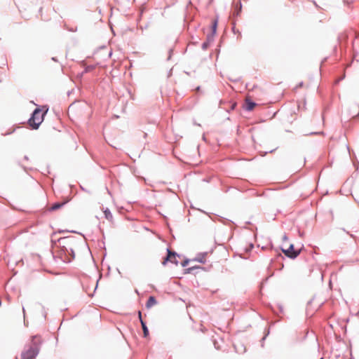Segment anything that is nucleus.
<instances>
[{
    "mask_svg": "<svg viewBox=\"0 0 359 359\" xmlns=\"http://www.w3.org/2000/svg\"><path fill=\"white\" fill-rule=\"evenodd\" d=\"M40 343L41 340L39 337H33L32 345L22 353L21 359H34L39 353V344Z\"/></svg>",
    "mask_w": 359,
    "mask_h": 359,
    "instance_id": "obj_1",
    "label": "nucleus"
},
{
    "mask_svg": "<svg viewBox=\"0 0 359 359\" xmlns=\"http://www.w3.org/2000/svg\"><path fill=\"white\" fill-rule=\"evenodd\" d=\"M45 112H43L40 109H36L32 117L29 119V124L32 127V129H37L40 124L43 121Z\"/></svg>",
    "mask_w": 359,
    "mask_h": 359,
    "instance_id": "obj_2",
    "label": "nucleus"
},
{
    "mask_svg": "<svg viewBox=\"0 0 359 359\" xmlns=\"http://www.w3.org/2000/svg\"><path fill=\"white\" fill-rule=\"evenodd\" d=\"M177 257V255L175 252H172L170 250L168 249V255L163 260L162 264L165 266L168 262H170L177 265L178 263Z\"/></svg>",
    "mask_w": 359,
    "mask_h": 359,
    "instance_id": "obj_3",
    "label": "nucleus"
},
{
    "mask_svg": "<svg viewBox=\"0 0 359 359\" xmlns=\"http://www.w3.org/2000/svg\"><path fill=\"white\" fill-rule=\"evenodd\" d=\"M283 251L286 256L290 258L297 257L299 253L298 251L294 250L292 245H291L287 250H283Z\"/></svg>",
    "mask_w": 359,
    "mask_h": 359,
    "instance_id": "obj_4",
    "label": "nucleus"
},
{
    "mask_svg": "<svg viewBox=\"0 0 359 359\" xmlns=\"http://www.w3.org/2000/svg\"><path fill=\"white\" fill-rule=\"evenodd\" d=\"M257 106V104L251 100L249 97L245 98V109L248 111H252Z\"/></svg>",
    "mask_w": 359,
    "mask_h": 359,
    "instance_id": "obj_5",
    "label": "nucleus"
},
{
    "mask_svg": "<svg viewBox=\"0 0 359 359\" xmlns=\"http://www.w3.org/2000/svg\"><path fill=\"white\" fill-rule=\"evenodd\" d=\"M67 203V201H64V202H60V203H55L54 204H53L49 208L48 210L50 211H55V210H57L58 209H60V208H62L65 204Z\"/></svg>",
    "mask_w": 359,
    "mask_h": 359,
    "instance_id": "obj_6",
    "label": "nucleus"
},
{
    "mask_svg": "<svg viewBox=\"0 0 359 359\" xmlns=\"http://www.w3.org/2000/svg\"><path fill=\"white\" fill-rule=\"evenodd\" d=\"M156 303H157V302H156L155 297L153 296H151L148 299L146 306H147V308H151V306L156 305Z\"/></svg>",
    "mask_w": 359,
    "mask_h": 359,
    "instance_id": "obj_7",
    "label": "nucleus"
},
{
    "mask_svg": "<svg viewBox=\"0 0 359 359\" xmlns=\"http://www.w3.org/2000/svg\"><path fill=\"white\" fill-rule=\"evenodd\" d=\"M141 325L143 330L144 337H147L149 336V330L143 320H141Z\"/></svg>",
    "mask_w": 359,
    "mask_h": 359,
    "instance_id": "obj_8",
    "label": "nucleus"
},
{
    "mask_svg": "<svg viewBox=\"0 0 359 359\" xmlns=\"http://www.w3.org/2000/svg\"><path fill=\"white\" fill-rule=\"evenodd\" d=\"M103 212H104L105 218L107 220L111 221L112 219V217H112V214L111 213V212L108 209L104 210Z\"/></svg>",
    "mask_w": 359,
    "mask_h": 359,
    "instance_id": "obj_9",
    "label": "nucleus"
},
{
    "mask_svg": "<svg viewBox=\"0 0 359 359\" xmlns=\"http://www.w3.org/2000/svg\"><path fill=\"white\" fill-rule=\"evenodd\" d=\"M217 25V21L216 20H215L212 23V30L214 32L216 31Z\"/></svg>",
    "mask_w": 359,
    "mask_h": 359,
    "instance_id": "obj_10",
    "label": "nucleus"
},
{
    "mask_svg": "<svg viewBox=\"0 0 359 359\" xmlns=\"http://www.w3.org/2000/svg\"><path fill=\"white\" fill-rule=\"evenodd\" d=\"M69 241V239H68V238H65L64 240H62L63 243H67Z\"/></svg>",
    "mask_w": 359,
    "mask_h": 359,
    "instance_id": "obj_11",
    "label": "nucleus"
},
{
    "mask_svg": "<svg viewBox=\"0 0 359 359\" xmlns=\"http://www.w3.org/2000/svg\"><path fill=\"white\" fill-rule=\"evenodd\" d=\"M138 317H139L140 320L141 321V320H142V313L140 311H139V313H138Z\"/></svg>",
    "mask_w": 359,
    "mask_h": 359,
    "instance_id": "obj_12",
    "label": "nucleus"
},
{
    "mask_svg": "<svg viewBox=\"0 0 359 359\" xmlns=\"http://www.w3.org/2000/svg\"><path fill=\"white\" fill-rule=\"evenodd\" d=\"M302 85H303V83H300L299 84L298 87H302Z\"/></svg>",
    "mask_w": 359,
    "mask_h": 359,
    "instance_id": "obj_13",
    "label": "nucleus"
},
{
    "mask_svg": "<svg viewBox=\"0 0 359 359\" xmlns=\"http://www.w3.org/2000/svg\"><path fill=\"white\" fill-rule=\"evenodd\" d=\"M187 264V262H185L184 263L182 264V266H185Z\"/></svg>",
    "mask_w": 359,
    "mask_h": 359,
    "instance_id": "obj_14",
    "label": "nucleus"
},
{
    "mask_svg": "<svg viewBox=\"0 0 359 359\" xmlns=\"http://www.w3.org/2000/svg\"><path fill=\"white\" fill-rule=\"evenodd\" d=\"M198 260H199V262H203V261L202 259H198Z\"/></svg>",
    "mask_w": 359,
    "mask_h": 359,
    "instance_id": "obj_15",
    "label": "nucleus"
},
{
    "mask_svg": "<svg viewBox=\"0 0 359 359\" xmlns=\"http://www.w3.org/2000/svg\"><path fill=\"white\" fill-rule=\"evenodd\" d=\"M320 359H323V358H320Z\"/></svg>",
    "mask_w": 359,
    "mask_h": 359,
    "instance_id": "obj_16",
    "label": "nucleus"
}]
</instances>
